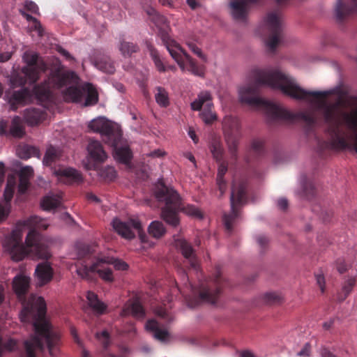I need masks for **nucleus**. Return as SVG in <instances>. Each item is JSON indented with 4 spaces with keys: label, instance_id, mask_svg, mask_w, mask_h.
<instances>
[{
    "label": "nucleus",
    "instance_id": "680f3d73",
    "mask_svg": "<svg viewBox=\"0 0 357 357\" xmlns=\"http://www.w3.org/2000/svg\"><path fill=\"white\" fill-rule=\"evenodd\" d=\"M70 333L74 339V341L80 347H82V342L78 337L77 332L75 328L72 327L70 328Z\"/></svg>",
    "mask_w": 357,
    "mask_h": 357
},
{
    "label": "nucleus",
    "instance_id": "ea45409f",
    "mask_svg": "<svg viewBox=\"0 0 357 357\" xmlns=\"http://www.w3.org/2000/svg\"><path fill=\"white\" fill-rule=\"evenodd\" d=\"M155 99L156 102L162 107H167L169 105L168 92L162 86L155 88Z\"/></svg>",
    "mask_w": 357,
    "mask_h": 357
},
{
    "label": "nucleus",
    "instance_id": "72a5a7b5",
    "mask_svg": "<svg viewBox=\"0 0 357 357\" xmlns=\"http://www.w3.org/2000/svg\"><path fill=\"white\" fill-rule=\"evenodd\" d=\"M20 13L28 22H31V29L32 31L37 32L40 37L44 36L45 30L39 20L23 10H20Z\"/></svg>",
    "mask_w": 357,
    "mask_h": 357
},
{
    "label": "nucleus",
    "instance_id": "8fccbe9b",
    "mask_svg": "<svg viewBox=\"0 0 357 357\" xmlns=\"http://www.w3.org/2000/svg\"><path fill=\"white\" fill-rule=\"evenodd\" d=\"M227 163L226 162H220L218 170L217 182L222 181L224 179V176L227 173Z\"/></svg>",
    "mask_w": 357,
    "mask_h": 357
},
{
    "label": "nucleus",
    "instance_id": "58836bf2",
    "mask_svg": "<svg viewBox=\"0 0 357 357\" xmlns=\"http://www.w3.org/2000/svg\"><path fill=\"white\" fill-rule=\"evenodd\" d=\"M60 152L59 149L53 146H50L45 152L43 162L45 166H52L53 163L59 160Z\"/></svg>",
    "mask_w": 357,
    "mask_h": 357
},
{
    "label": "nucleus",
    "instance_id": "ddd939ff",
    "mask_svg": "<svg viewBox=\"0 0 357 357\" xmlns=\"http://www.w3.org/2000/svg\"><path fill=\"white\" fill-rule=\"evenodd\" d=\"M226 284L227 282L223 278L220 270L217 269L212 278L201 283L198 299L201 302L215 303Z\"/></svg>",
    "mask_w": 357,
    "mask_h": 357
},
{
    "label": "nucleus",
    "instance_id": "a878e982",
    "mask_svg": "<svg viewBox=\"0 0 357 357\" xmlns=\"http://www.w3.org/2000/svg\"><path fill=\"white\" fill-rule=\"evenodd\" d=\"M35 274L37 277L39 285L43 286L52 280L53 269L50 264L42 263L36 266Z\"/></svg>",
    "mask_w": 357,
    "mask_h": 357
},
{
    "label": "nucleus",
    "instance_id": "473e14b6",
    "mask_svg": "<svg viewBox=\"0 0 357 357\" xmlns=\"http://www.w3.org/2000/svg\"><path fill=\"white\" fill-rule=\"evenodd\" d=\"M302 185L301 196L307 199H312L316 195V189L314 183L303 176L301 180Z\"/></svg>",
    "mask_w": 357,
    "mask_h": 357
},
{
    "label": "nucleus",
    "instance_id": "09e8293b",
    "mask_svg": "<svg viewBox=\"0 0 357 357\" xmlns=\"http://www.w3.org/2000/svg\"><path fill=\"white\" fill-rule=\"evenodd\" d=\"M107 261L108 264H113L116 270L126 271L128 268V265L121 259H112L111 260L107 259Z\"/></svg>",
    "mask_w": 357,
    "mask_h": 357
},
{
    "label": "nucleus",
    "instance_id": "2f4dec72",
    "mask_svg": "<svg viewBox=\"0 0 357 357\" xmlns=\"http://www.w3.org/2000/svg\"><path fill=\"white\" fill-rule=\"evenodd\" d=\"M145 327L147 331L153 332L154 337L158 340L165 341L169 337L167 331L161 329L158 323L154 319L147 321Z\"/></svg>",
    "mask_w": 357,
    "mask_h": 357
},
{
    "label": "nucleus",
    "instance_id": "1a4fd4ad",
    "mask_svg": "<svg viewBox=\"0 0 357 357\" xmlns=\"http://www.w3.org/2000/svg\"><path fill=\"white\" fill-rule=\"evenodd\" d=\"M79 259L75 264L78 275L84 279L91 280L92 275L98 273L99 277L107 282L114 281L111 268L106 266L108 264L106 259H98L96 261L91 258V247L86 244L77 245Z\"/></svg>",
    "mask_w": 357,
    "mask_h": 357
},
{
    "label": "nucleus",
    "instance_id": "f3484780",
    "mask_svg": "<svg viewBox=\"0 0 357 357\" xmlns=\"http://www.w3.org/2000/svg\"><path fill=\"white\" fill-rule=\"evenodd\" d=\"M114 229L122 237L127 239H132L135 237V233L132 229H135L142 236V225L141 222L137 219H130L128 222H122L116 218L112 222Z\"/></svg>",
    "mask_w": 357,
    "mask_h": 357
},
{
    "label": "nucleus",
    "instance_id": "7c9ffc66",
    "mask_svg": "<svg viewBox=\"0 0 357 357\" xmlns=\"http://www.w3.org/2000/svg\"><path fill=\"white\" fill-rule=\"evenodd\" d=\"M86 298L90 307L98 314H103L106 312L107 305L102 302L94 292L88 291Z\"/></svg>",
    "mask_w": 357,
    "mask_h": 357
},
{
    "label": "nucleus",
    "instance_id": "c03bdc74",
    "mask_svg": "<svg viewBox=\"0 0 357 357\" xmlns=\"http://www.w3.org/2000/svg\"><path fill=\"white\" fill-rule=\"evenodd\" d=\"M211 152L213 158L218 162H220L223 156V148L222 145L217 142H213L210 146Z\"/></svg>",
    "mask_w": 357,
    "mask_h": 357
},
{
    "label": "nucleus",
    "instance_id": "4be33fe9",
    "mask_svg": "<svg viewBox=\"0 0 357 357\" xmlns=\"http://www.w3.org/2000/svg\"><path fill=\"white\" fill-rule=\"evenodd\" d=\"M357 13V0H353L352 5L339 0L335 8L336 18L338 22L342 23L352 13Z\"/></svg>",
    "mask_w": 357,
    "mask_h": 357
},
{
    "label": "nucleus",
    "instance_id": "f03ea898",
    "mask_svg": "<svg viewBox=\"0 0 357 357\" xmlns=\"http://www.w3.org/2000/svg\"><path fill=\"white\" fill-rule=\"evenodd\" d=\"M31 279L23 274H17L13 280V289L22 301L23 308L20 313L22 322H31L35 335L24 342L25 354L22 357H36V352L44 349L46 344L50 356H54L60 344V333L46 317L47 305L41 296L31 295L26 300Z\"/></svg>",
    "mask_w": 357,
    "mask_h": 357
},
{
    "label": "nucleus",
    "instance_id": "aec40b11",
    "mask_svg": "<svg viewBox=\"0 0 357 357\" xmlns=\"http://www.w3.org/2000/svg\"><path fill=\"white\" fill-rule=\"evenodd\" d=\"M47 117L46 112L41 108L29 107L24 110L23 119L29 126H36L41 123Z\"/></svg>",
    "mask_w": 357,
    "mask_h": 357
},
{
    "label": "nucleus",
    "instance_id": "f704fd0d",
    "mask_svg": "<svg viewBox=\"0 0 357 357\" xmlns=\"http://www.w3.org/2000/svg\"><path fill=\"white\" fill-rule=\"evenodd\" d=\"M18 156L24 160H26L31 157L39 155V150L38 148L24 144L20 146L17 149Z\"/></svg>",
    "mask_w": 357,
    "mask_h": 357
},
{
    "label": "nucleus",
    "instance_id": "dca6fc26",
    "mask_svg": "<svg viewBox=\"0 0 357 357\" xmlns=\"http://www.w3.org/2000/svg\"><path fill=\"white\" fill-rule=\"evenodd\" d=\"M25 134V127L20 116H15L10 123L8 121L0 120V135L22 138Z\"/></svg>",
    "mask_w": 357,
    "mask_h": 357
},
{
    "label": "nucleus",
    "instance_id": "69168bd1",
    "mask_svg": "<svg viewBox=\"0 0 357 357\" xmlns=\"http://www.w3.org/2000/svg\"><path fill=\"white\" fill-rule=\"evenodd\" d=\"M86 198L89 201H93L96 203H99L100 202V199L93 193H87Z\"/></svg>",
    "mask_w": 357,
    "mask_h": 357
},
{
    "label": "nucleus",
    "instance_id": "e2e57ef3",
    "mask_svg": "<svg viewBox=\"0 0 357 357\" xmlns=\"http://www.w3.org/2000/svg\"><path fill=\"white\" fill-rule=\"evenodd\" d=\"M8 215V211L6 207L3 204H0V221L6 218Z\"/></svg>",
    "mask_w": 357,
    "mask_h": 357
},
{
    "label": "nucleus",
    "instance_id": "0e129e2a",
    "mask_svg": "<svg viewBox=\"0 0 357 357\" xmlns=\"http://www.w3.org/2000/svg\"><path fill=\"white\" fill-rule=\"evenodd\" d=\"M5 177V166L3 162H0V185L3 182Z\"/></svg>",
    "mask_w": 357,
    "mask_h": 357
},
{
    "label": "nucleus",
    "instance_id": "de8ad7c7",
    "mask_svg": "<svg viewBox=\"0 0 357 357\" xmlns=\"http://www.w3.org/2000/svg\"><path fill=\"white\" fill-rule=\"evenodd\" d=\"M33 176V169L29 166L22 167L19 174V178L28 180Z\"/></svg>",
    "mask_w": 357,
    "mask_h": 357
},
{
    "label": "nucleus",
    "instance_id": "412c9836",
    "mask_svg": "<svg viewBox=\"0 0 357 357\" xmlns=\"http://www.w3.org/2000/svg\"><path fill=\"white\" fill-rule=\"evenodd\" d=\"M54 174L61 181L68 184L79 183L83 181L82 174L77 170L71 167L60 168L55 170Z\"/></svg>",
    "mask_w": 357,
    "mask_h": 357
},
{
    "label": "nucleus",
    "instance_id": "9b49d317",
    "mask_svg": "<svg viewBox=\"0 0 357 357\" xmlns=\"http://www.w3.org/2000/svg\"><path fill=\"white\" fill-rule=\"evenodd\" d=\"M222 129L231 162L236 164L238 159V146L241 138L239 120L231 116H225L222 121Z\"/></svg>",
    "mask_w": 357,
    "mask_h": 357
},
{
    "label": "nucleus",
    "instance_id": "4d7b16f0",
    "mask_svg": "<svg viewBox=\"0 0 357 357\" xmlns=\"http://www.w3.org/2000/svg\"><path fill=\"white\" fill-rule=\"evenodd\" d=\"M257 243L263 248L266 246L268 243V239L264 235H259L256 238Z\"/></svg>",
    "mask_w": 357,
    "mask_h": 357
},
{
    "label": "nucleus",
    "instance_id": "e433bc0d",
    "mask_svg": "<svg viewBox=\"0 0 357 357\" xmlns=\"http://www.w3.org/2000/svg\"><path fill=\"white\" fill-rule=\"evenodd\" d=\"M119 50L124 57L132 56L134 53L139 50V46L136 43L121 40L119 45Z\"/></svg>",
    "mask_w": 357,
    "mask_h": 357
},
{
    "label": "nucleus",
    "instance_id": "cd10ccee",
    "mask_svg": "<svg viewBox=\"0 0 357 357\" xmlns=\"http://www.w3.org/2000/svg\"><path fill=\"white\" fill-rule=\"evenodd\" d=\"M146 47L149 52L150 56L153 60L156 69L159 72L163 73L165 72L167 70H170L172 71L176 70V67L174 66H169L167 67L165 66L164 62L160 58L158 51L150 43H146Z\"/></svg>",
    "mask_w": 357,
    "mask_h": 357
},
{
    "label": "nucleus",
    "instance_id": "4468645a",
    "mask_svg": "<svg viewBox=\"0 0 357 357\" xmlns=\"http://www.w3.org/2000/svg\"><path fill=\"white\" fill-rule=\"evenodd\" d=\"M265 25L270 33L266 45L268 50L273 52L283 37L281 14L278 11L268 13L265 19Z\"/></svg>",
    "mask_w": 357,
    "mask_h": 357
},
{
    "label": "nucleus",
    "instance_id": "a211bd4d",
    "mask_svg": "<svg viewBox=\"0 0 357 357\" xmlns=\"http://www.w3.org/2000/svg\"><path fill=\"white\" fill-rule=\"evenodd\" d=\"M11 87L14 89L17 86H21L18 90H13L8 98V102L12 110H16L19 105H24L30 100L31 98V91L23 85L13 86L12 79H10Z\"/></svg>",
    "mask_w": 357,
    "mask_h": 357
},
{
    "label": "nucleus",
    "instance_id": "bf43d9fd",
    "mask_svg": "<svg viewBox=\"0 0 357 357\" xmlns=\"http://www.w3.org/2000/svg\"><path fill=\"white\" fill-rule=\"evenodd\" d=\"M337 269L340 273H344L347 271V266L342 260L337 261Z\"/></svg>",
    "mask_w": 357,
    "mask_h": 357
},
{
    "label": "nucleus",
    "instance_id": "13d9d810",
    "mask_svg": "<svg viewBox=\"0 0 357 357\" xmlns=\"http://www.w3.org/2000/svg\"><path fill=\"white\" fill-rule=\"evenodd\" d=\"M278 206L281 210H286L288 208V201L285 198H280L278 200Z\"/></svg>",
    "mask_w": 357,
    "mask_h": 357
},
{
    "label": "nucleus",
    "instance_id": "5701e85b",
    "mask_svg": "<svg viewBox=\"0 0 357 357\" xmlns=\"http://www.w3.org/2000/svg\"><path fill=\"white\" fill-rule=\"evenodd\" d=\"M264 153V141L259 138L252 139L250 145L247 150L244 160L247 163L261 156Z\"/></svg>",
    "mask_w": 357,
    "mask_h": 357
},
{
    "label": "nucleus",
    "instance_id": "864d4df0",
    "mask_svg": "<svg viewBox=\"0 0 357 357\" xmlns=\"http://www.w3.org/2000/svg\"><path fill=\"white\" fill-rule=\"evenodd\" d=\"M29 181L19 178L18 192L20 194L25 193L29 186Z\"/></svg>",
    "mask_w": 357,
    "mask_h": 357
},
{
    "label": "nucleus",
    "instance_id": "3c124183",
    "mask_svg": "<svg viewBox=\"0 0 357 357\" xmlns=\"http://www.w3.org/2000/svg\"><path fill=\"white\" fill-rule=\"evenodd\" d=\"M24 9H26L27 11L31 12L33 14H39V8L38 6L36 3L31 1H26L24 6Z\"/></svg>",
    "mask_w": 357,
    "mask_h": 357
},
{
    "label": "nucleus",
    "instance_id": "c85d7f7f",
    "mask_svg": "<svg viewBox=\"0 0 357 357\" xmlns=\"http://www.w3.org/2000/svg\"><path fill=\"white\" fill-rule=\"evenodd\" d=\"M123 315L131 314L139 319H142L145 316V311L143 306L137 301L128 302L122 311Z\"/></svg>",
    "mask_w": 357,
    "mask_h": 357
},
{
    "label": "nucleus",
    "instance_id": "79ce46f5",
    "mask_svg": "<svg viewBox=\"0 0 357 357\" xmlns=\"http://www.w3.org/2000/svg\"><path fill=\"white\" fill-rule=\"evenodd\" d=\"M98 174L100 176L106 181H112L116 176V172L114 167L107 166L99 169Z\"/></svg>",
    "mask_w": 357,
    "mask_h": 357
},
{
    "label": "nucleus",
    "instance_id": "5fc2aeb1",
    "mask_svg": "<svg viewBox=\"0 0 357 357\" xmlns=\"http://www.w3.org/2000/svg\"><path fill=\"white\" fill-rule=\"evenodd\" d=\"M317 283L319 285L321 293H324L325 291V279L323 275H316Z\"/></svg>",
    "mask_w": 357,
    "mask_h": 357
},
{
    "label": "nucleus",
    "instance_id": "338daca9",
    "mask_svg": "<svg viewBox=\"0 0 357 357\" xmlns=\"http://www.w3.org/2000/svg\"><path fill=\"white\" fill-rule=\"evenodd\" d=\"M321 356L322 357H337L334 354H333L331 351H330L327 349H324L321 351Z\"/></svg>",
    "mask_w": 357,
    "mask_h": 357
},
{
    "label": "nucleus",
    "instance_id": "39448f33",
    "mask_svg": "<svg viewBox=\"0 0 357 357\" xmlns=\"http://www.w3.org/2000/svg\"><path fill=\"white\" fill-rule=\"evenodd\" d=\"M142 4L149 20L159 28V35L164 45L181 70H187L194 75L204 77L205 68L198 65L181 45L171 38L167 31L166 19L153 7L152 0H142Z\"/></svg>",
    "mask_w": 357,
    "mask_h": 357
},
{
    "label": "nucleus",
    "instance_id": "393cba45",
    "mask_svg": "<svg viewBox=\"0 0 357 357\" xmlns=\"http://www.w3.org/2000/svg\"><path fill=\"white\" fill-rule=\"evenodd\" d=\"M96 338L101 343L103 347L102 354L105 356H109L111 357H126L127 354L129 353V349L126 347H120V353L117 355L107 352V349L109 344V335L107 331H103L101 333H97Z\"/></svg>",
    "mask_w": 357,
    "mask_h": 357
},
{
    "label": "nucleus",
    "instance_id": "b1692460",
    "mask_svg": "<svg viewBox=\"0 0 357 357\" xmlns=\"http://www.w3.org/2000/svg\"><path fill=\"white\" fill-rule=\"evenodd\" d=\"M89 157L97 162H103L107 158L101 143L97 140H90L87 146Z\"/></svg>",
    "mask_w": 357,
    "mask_h": 357
},
{
    "label": "nucleus",
    "instance_id": "20e7f679",
    "mask_svg": "<svg viewBox=\"0 0 357 357\" xmlns=\"http://www.w3.org/2000/svg\"><path fill=\"white\" fill-rule=\"evenodd\" d=\"M25 225L31 227L26 237L25 244L22 243V232L20 229L13 230L3 242V246L11 258L19 261L30 254L40 259L50 258V253L44 238L38 231V229H47L48 224L40 217L32 216L25 222Z\"/></svg>",
    "mask_w": 357,
    "mask_h": 357
},
{
    "label": "nucleus",
    "instance_id": "0eeeda50",
    "mask_svg": "<svg viewBox=\"0 0 357 357\" xmlns=\"http://www.w3.org/2000/svg\"><path fill=\"white\" fill-rule=\"evenodd\" d=\"M89 128L100 134L102 141L113 149L114 159L120 163L129 165L132 158V152L128 142L123 138V133L116 123L104 117L93 119Z\"/></svg>",
    "mask_w": 357,
    "mask_h": 357
},
{
    "label": "nucleus",
    "instance_id": "37998d69",
    "mask_svg": "<svg viewBox=\"0 0 357 357\" xmlns=\"http://www.w3.org/2000/svg\"><path fill=\"white\" fill-rule=\"evenodd\" d=\"M15 187V182L14 180L9 178L8 179L7 184L4 190L3 197L7 204L11 201Z\"/></svg>",
    "mask_w": 357,
    "mask_h": 357
},
{
    "label": "nucleus",
    "instance_id": "c9c22d12",
    "mask_svg": "<svg viewBox=\"0 0 357 357\" xmlns=\"http://www.w3.org/2000/svg\"><path fill=\"white\" fill-rule=\"evenodd\" d=\"M356 280L355 277H349L342 284V291L338 294L340 301H344L352 291L356 285Z\"/></svg>",
    "mask_w": 357,
    "mask_h": 357
},
{
    "label": "nucleus",
    "instance_id": "6e6552de",
    "mask_svg": "<svg viewBox=\"0 0 357 357\" xmlns=\"http://www.w3.org/2000/svg\"><path fill=\"white\" fill-rule=\"evenodd\" d=\"M158 202L163 204L161 209L162 218L169 225L176 227L179 224L178 212L202 219V211L192 204L185 205L179 194L173 188L162 185L155 192Z\"/></svg>",
    "mask_w": 357,
    "mask_h": 357
},
{
    "label": "nucleus",
    "instance_id": "49530a36",
    "mask_svg": "<svg viewBox=\"0 0 357 357\" xmlns=\"http://www.w3.org/2000/svg\"><path fill=\"white\" fill-rule=\"evenodd\" d=\"M187 45L189 49L203 61L206 62L207 58L205 54L202 53V50L197 46L193 42H188Z\"/></svg>",
    "mask_w": 357,
    "mask_h": 357
},
{
    "label": "nucleus",
    "instance_id": "4c0bfd02",
    "mask_svg": "<svg viewBox=\"0 0 357 357\" xmlns=\"http://www.w3.org/2000/svg\"><path fill=\"white\" fill-rule=\"evenodd\" d=\"M61 201L59 195L45 196L40 202L42 208L45 211L56 208L59 207Z\"/></svg>",
    "mask_w": 357,
    "mask_h": 357
},
{
    "label": "nucleus",
    "instance_id": "2eb2a0df",
    "mask_svg": "<svg viewBox=\"0 0 357 357\" xmlns=\"http://www.w3.org/2000/svg\"><path fill=\"white\" fill-rule=\"evenodd\" d=\"M211 99V93L204 91L199 93L197 98L190 104L191 109L194 111H201L202 107H204L199 115L206 124H211L217 119L216 114L212 110L213 105Z\"/></svg>",
    "mask_w": 357,
    "mask_h": 357
},
{
    "label": "nucleus",
    "instance_id": "9d476101",
    "mask_svg": "<svg viewBox=\"0 0 357 357\" xmlns=\"http://www.w3.org/2000/svg\"><path fill=\"white\" fill-rule=\"evenodd\" d=\"M247 187L248 183L245 179L233 181L231 201V212L225 213L222 217L223 223L227 233H231L233 226L239 216V210L238 206L243 204L247 202Z\"/></svg>",
    "mask_w": 357,
    "mask_h": 357
},
{
    "label": "nucleus",
    "instance_id": "f257e3e1",
    "mask_svg": "<svg viewBox=\"0 0 357 357\" xmlns=\"http://www.w3.org/2000/svg\"><path fill=\"white\" fill-rule=\"evenodd\" d=\"M255 83H252V106L265 110L273 122L303 121L307 130L314 126L317 119L312 112L293 113L280 106L258 96L259 87L267 85L280 89L284 95L296 100L312 102L319 100L317 109L321 112L325 123L328 141H319L318 149L324 151L354 150L357 153V109L352 113L342 112L339 102L327 104L324 99L330 94L328 91H310L302 89L289 75L278 68H255L252 71Z\"/></svg>",
    "mask_w": 357,
    "mask_h": 357
},
{
    "label": "nucleus",
    "instance_id": "6ab92c4d",
    "mask_svg": "<svg viewBox=\"0 0 357 357\" xmlns=\"http://www.w3.org/2000/svg\"><path fill=\"white\" fill-rule=\"evenodd\" d=\"M175 246L188 260L190 266L195 270L198 269L199 261L191 244L185 239L178 238L175 241Z\"/></svg>",
    "mask_w": 357,
    "mask_h": 357
},
{
    "label": "nucleus",
    "instance_id": "423d86ee",
    "mask_svg": "<svg viewBox=\"0 0 357 357\" xmlns=\"http://www.w3.org/2000/svg\"><path fill=\"white\" fill-rule=\"evenodd\" d=\"M142 4L149 20L159 28V35L164 45L181 70H187L194 75L204 77L205 68L198 65L181 45L171 38L167 31L166 19L153 7L152 0H142Z\"/></svg>",
    "mask_w": 357,
    "mask_h": 357
},
{
    "label": "nucleus",
    "instance_id": "a18cd8bd",
    "mask_svg": "<svg viewBox=\"0 0 357 357\" xmlns=\"http://www.w3.org/2000/svg\"><path fill=\"white\" fill-rule=\"evenodd\" d=\"M264 299L266 303L272 305L280 303L282 301V297L278 293L269 292L264 294Z\"/></svg>",
    "mask_w": 357,
    "mask_h": 357
},
{
    "label": "nucleus",
    "instance_id": "f8f14e48",
    "mask_svg": "<svg viewBox=\"0 0 357 357\" xmlns=\"http://www.w3.org/2000/svg\"><path fill=\"white\" fill-rule=\"evenodd\" d=\"M79 78L75 83L66 84L71 85L68 87L64 91V96L67 100L73 102H81L84 95H86L85 102L84 106L88 107L96 105L98 101V94L91 83L86 82L82 86H79ZM65 86V85L63 86Z\"/></svg>",
    "mask_w": 357,
    "mask_h": 357
},
{
    "label": "nucleus",
    "instance_id": "052dcab7",
    "mask_svg": "<svg viewBox=\"0 0 357 357\" xmlns=\"http://www.w3.org/2000/svg\"><path fill=\"white\" fill-rule=\"evenodd\" d=\"M59 52L67 60H69V61H73L75 60L74 57L70 55V54L65 49L62 48V47H59Z\"/></svg>",
    "mask_w": 357,
    "mask_h": 357
},
{
    "label": "nucleus",
    "instance_id": "c756f323",
    "mask_svg": "<svg viewBox=\"0 0 357 357\" xmlns=\"http://www.w3.org/2000/svg\"><path fill=\"white\" fill-rule=\"evenodd\" d=\"M94 66L99 70L108 74H113L116 70L114 61L105 55L95 59Z\"/></svg>",
    "mask_w": 357,
    "mask_h": 357
},
{
    "label": "nucleus",
    "instance_id": "7ed1b4c3",
    "mask_svg": "<svg viewBox=\"0 0 357 357\" xmlns=\"http://www.w3.org/2000/svg\"><path fill=\"white\" fill-rule=\"evenodd\" d=\"M22 59L26 66L22 68L21 75L12 77L13 86L23 85L27 82L34 84L39 79L40 73L50 70L47 79L40 84L35 85L33 89V93L40 101L51 99V88L59 89L66 84L75 83L78 79L75 73L63 70V66L58 59L47 63L38 53L33 51H26Z\"/></svg>",
    "mask_w": 357,
    "mask_h": 357
},
{
    "label": "nucleus",
    "instance_id": "774afa93",
    "mask_svg": "<svg viewBox=\"0 0 357 357\" xmlns=\"http://www.w3.org/2000/svg\"><path fill=\"white\" fill-rule=\"evenodd\" d=\"M240 357H255V356L250 351L245 350L240 353Z\"/></svg>",
    "mask_w": 357,
    "mask_h": 357
},
{
    "label": "nucleus",
    "instance_id": "bb28decb",
    "mask_svg": "<svg viewBox=\"0 0 357 357\" xmlns=\"http://www.w3.org/2000/svg\"><path fill=\"white\" fill-rule=\"evenodd\" d=\"M248 7L245 0H233L230 2L231 15L236 20L243 21L245 20Z\"/></svg>",
    "mask_w": 357,
    "mask_h": 357
},
{
    "label": "nucleus",
    "instance_id": "a19ab883",
    "mask_svg": "<svg viewBox=\"0 0 357 357\" xmlns=\"http://www.w3.org/2000/svg\"><path fill=\"white\" fill-rule=\"evenodd\" d=\"M149 233L155 238H159L165 235L166 229L160 221H153L149 227Z\"/></svg>",
    "mask_w": 357,
    "mask_h": 357
},
{
    "label": "nucleus",
    "instance_id": "603ef678",
    "mask_svg": "<svg viewBox=\"0 0 357 357\" xmlns=\"http://www.w3.org/2000/svg\"><path fill=\"white\" fill-rule=\"evenodd\" d=\"M2 346L3 349L8 351H13L17 349V342L12 338L8 340Z\"/></svg>",
    "mask_w": 357,
    "mask_h": 357
},
{
    "label": "nucleus",
    "instance_id": "6e6d98bb",
    "mask_svg": "<svg viewBox=\"0 0 357 357\" xmlns=\"http://www.w3.org/2000/svg\"><path fill=\"white\" fill-rule=\"evenodd\" d=\"M310 353V345L309 343H306L303 348L298 353V356L302 357L309 356Z\"/></svg>",
    "mask_w": 357,
    "mask_h": 357
}]
</instances>
